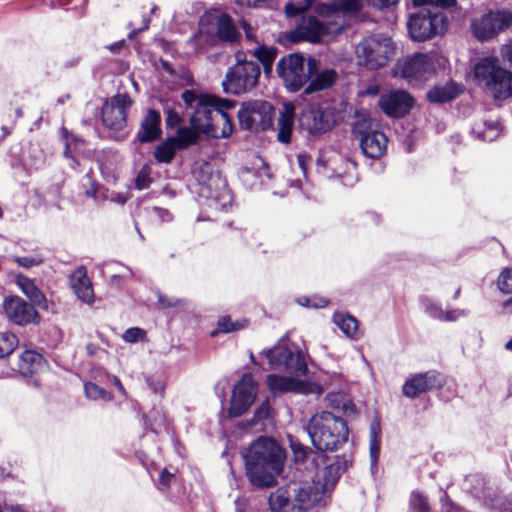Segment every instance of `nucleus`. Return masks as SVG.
Segmentation results:
<instances>
[{"label":"nucleus","instance_id":"nucleus-24","mask_svg":"<svg viewBox=\"0 0 512 512\" xmlns=\"http://www.w3.org/2000/svg\"><path fill=\"white\" fill-rule=\"evenodd\" d=\"M441 385L442 379L440 374L435 371H429L416 374L408 379L403 385L402 392L408 398H416L420 394Z\"/></svg>","mask_w":512,"mask_h":512},{"label":"nucleus","instance_id":"nucleus-54","mask_svg":"<svg viewBox=\"0 0 512 512\" xmlns=\"http://www.w3.org/2000/svg\"><path fill=\"white\" fill-rule=\"evenodd\" d=\"M107 197L108 198H106V200H109L116 204L123 205L130 198V194L129 193L111 192L110 194L107 193Z\"/></svg>","mask_w":512,"mask_h":512},{"label":"nucleus","instance_id":"nucleus-22","mask_svg":"<svg viewBox=\"0 0 512 512\" xmlns=\"http://www.w3.org/2000/svg\"><path fill=\"white\" fill-rule=\"evenodd\" d=\"M6 317L17 325L38 323L39 315L31 305L18 296L7 297L3 303Z\"/></svg>","mask_w":512,"mask_h":512},{"label":"nucleus","instance_id":"nucleus-16","mask_svg":"<svg viewBox=\"0 0 512 512\" xmlns=\"http://www.w3.org/2000/svg\"><path fill=\"white\" fill-rule=\"evenodd\" d=\"M257 395V383L251 374H244L234 385L228 413L231 417L244 414L254 403Z\"/></svg>","mask_w":512,"mask_h":512},{"label":"nucleus","instance_id":"nucleus-47","mask_svg":"<svg viewBox=\"0 0 512 512\" xmlns=\"http://www.w3.org/2000/svg\"><path fill=\"white\" fill-rule=\"evenodd\" d=\"M150 182V169L148 167H143L136 177L135 185L137 189L143 190L149 186Z\"/></svg>","mask_w":512,"mask_h":512},{"label":"nucleus","instance_id":"nucleus-44","mask_svg":"<svg viewBox=\"0 0 512 512\" xmlns=\"http://www.w3.org/2000/svg\"><path fill=\"white\" fill-rule=\"evenodd\" d=\"M254 55L265 67H267L273 62L276 56V49L261 46L255 50Z\"/></svg>","mask_w":512,"mask_h":512},{"label":"nucleus","instance_id":"nucleus-5","mask_svg":"<svg viewBox=\"0 0 512 512\" xmlns=\"http://www.w3.org/2000/svg\"><path fill=\"white\" fill-rule=\"evenodd\" d=\"M474 78L497 99L512 96V72L502 68L495 58L479 60L473 69Z\"/></svg>","mask_w":512,"mask_h":512},{"label":"nucleus","instance_id":"nucleus-56","mask_svg":"<svg viewBox=\"0 0 512 512\" xmlns=\"http://www.w3.org/2000/svg\"><path fill=\"white\" fill-rule=\"evenodd\" d=\"M311 301V307L315 309L324 308L328 305V299L320 296H309Z\"/></svg>","mask_w":512,"mask_h":512},{"label":"nucleus","instance_id":"nucleus-50","mask_svg":"<svg viewBox=\"0 0 512 512\" xmlns=\"http://www.w3.org/2000/svg\"><path fill=\"white\" fill-rule=\"evenodd\" d=\"M157 296H158V305L160 308H170V307H174V306H177L181 303V300L180 299H177V298H169L167 297L166 295L160 293V292H157Z\"/></svg>","mask_w":512,"mask_h":512},{"label":"nucleus","instance_id":"nucleus-32","mask_svg":"<svg viewBox=\"0 0 512 512\" xmlns=\"http://www.w3.org/2000/svg\"><path fill=\"white\" fill-rule=\"evenodd\" d=\"M16 284L19 287V289L22 291V293L34 304L37 306H44L46 303L45 296L43 293L37 288V286L34 284V282L24 276V275H17L16 276Z\"/></svg>","mask_w":512,"mask_h":512},{"label":"nucleus","instance_id":"nucleus-48","mask_svg":"<svg viewBox=\"0 0 512 512\" xmlns=\"http://www.w3.org/2000/svg\"><path fill=\"white\" fill-rule=\"evenodd\" d=\"M13 261H15L19 266L24 268H30L34 266H38L42 263V258L39 256H25V257H13Z\"/></svg>","mask_w":512,"mask_h":512},{"label":"nucleus","instance_id":"nucleus-39","mask_svg":"<svg viewBox=\"0 0 512 512\" xmlns=\"http://www.w3.org/2000/svg\"><path fill=\"white\" fill-rule=\"evenodd\" d=\"M122 339L126 343H136L146 341V331L139 327H132L127 329L122 334Z\"/></svg>","mask_w":512,"mask_h":512},{"label":"nucleus","instance_id":"nucleus-12","mask_svg":"<svg viewBox=\"0 0 512 512\" xmlns=\"http://www.w3.org/2000/svg\"><path fill=\"white\" fill-rule=\"evenodd\" d=\"M354 133L359 139L362 152L367 157L376 159L384 154L387 138L382 132L375 129L371 119H359L354 127Z\"/></svg>","mask_w":512,"mask_h":512},{"label":"nucleus","instance_id":"nucleus-52","mask_svg":"<svg viewBox=\"0 0 512 512\" xmlns=\"http://www.w3.org/2000/svg\"><path fill=\"white\" fill-rule=\"evenodd\" d=\"M147 385L149 388L156 394H162L165 389V384L161 379H155L153 377H148L146 379Z\"/></svg>","mask_w":512,"mask_h":512},{"label":"nucleus","instance_id":"nucleus-34","mask_svg":"<svg viewBox=\"0 0 512 512\" xmlns=\"http://www.w3.org/2000/svg\"><path fill=\"white\" fill-rule=\"evenodd\" d=\"M472 133L482 141L491 142L501 134V127L497 121H482L475 123Z\"/></svg>","mask_w":512,"mask_h":512},{"label":"nucleus","instance_id":"nucleus-19","mask_svg":"<svg viewBox=\"0 0 512 512\" xmlns=\"http://www.w3.org/2000/svg\"><path fill=\"white\" fill-rule=\"evenodd\" d=\"M327 489L328 484H322L319 481L292 484L295 512L307 511L313 508L322 500Z\"/></svg>","mask_w":512,"mask_h":512},{"label":"nucleus","instance_id":"nucleus-1","mask_svg":"<svg viewBox=\"0 0 512 512\" xmlns=\"http://www.w3.org/2000/svg\"><path fill=\"white\" fill-rule=\"evenodd\" d=\"M182 99L194 110L190 117L191 127L180 128L176 137L168 138L156 147L154 158L160 163H170L178 149L196 144L199 141V134L219 139L227 138L233 132L228 114L235 106L233 101L197 94L192 90H185Z\"/></svg>","mask_w":512,"mask_h":512},{"label":"nucleus","instance_id":"nucleus-46","mask_svg":"<svg viewBox=\"0 0 512 512\" xmlns=\"http://www.w3.org/2000/svg\"><path fill=\"white\" fill-rule=\"evenodd\" d=\"M242 327L243 325L238 322H232L229 317H221L218 320V331L223 333L233 332L239 330Z\"/></svg>","mask_w":512,"mask_h":512},{"label":"nucleus","instance_id":"nucleus-31","mask_svg":"<svg viewBox=\"0 0 512 512\" xmlns=\"http://www.w3.org/2000/svg\"><path fill=\"white\" fill-rule=\"evenodd\" d=\"M332 321L349 339L357 340L360 337L359 322L350 314L336 312Z\"/></svg>","mask_w":512,"mask_h":512},{"label":"nucleus","instance_id":"nucleus-8","mask_svg":"<svg viewBox=\"0 0 512 512\" xmlns=\"http://www.w3.org/2000/svg\"><path fill=\"white\" fill-rule=\"evenodd\" d=\"M393 54V42L389 37L384 35L367 37L356 47L358 64L371 70L385 66Z\"/></svg>","mask_w":512,"mask_h":512},{"label":"nucleus","instance_id":"nucleus-17","mask_svg":"<svg viewBox=\"0 0 512 512\" xmlns=\"http://www.w3.org/2000/svg\"><path fill=\"white\" fill-rule=\"evenodd\" d=\"M335 111L331 108L307 107L299 117V125L309 134H321L329 131L336 123Z\"/></svg>","mask_w":512,"mask_h":512},{"label":"nucleus","instance_id":"nucleus-35","mask_svg":"<svg viewBox=\"0 0 512 512\" xmlns=\"http://www.w3.org/2000/svg\"><path fill=\"white\" fill-rule=\"evenodd\" d=\"M459 92V88L455 84L448 83L430 89L427 92V98L432 103H443L454 99Z\"/></svg>","mask_w":512,"mask_h":512},{"label":"nucleus","instance_id":"nucleus-51","mask_svg":"<svg viewBox=\"0 0 512 512\" xmlns=\"http://www.w3.org/2000/svg\"><path fill=\"white\" fill-rule=\"evenodd\" d=\"M400 0H367L368 4L376 9L384 10L396 6Z\"/></svg>","mask_w":512,"mask_h":512},{"label":"nucleus","instance_id":"nucleus-45","mask_svg":"<svg viewBox=\"0 0 512 512\" xmlns=\"http://www.w3.org/2000/svg\"><path fill=\"white\" fill-rule=\"evenodd\" d=\"M422 305L424 307V311L432 318L441 320L444 317V310L441 306L434 301L425 298L422 300Z\"/></svg>","mask_w":512,"mask_h":512},{"label":"nucleus","instance_id":"nucleus-53","mask_svg":"<svg viewBox=\"0 0 512 512\" xmlns=\"http://www.w3.org/2000/svg\"><path fill=\"white\" fill-rule=\"evenodd\" d=\"M381 222V216L376 212H367L362 216V223L365 226L378 225Z\"/></svg>","mask_w":512,"mask_h":512},{"label":"nucleus","instance_id":"nucleus-36","mask_svg":"<svg viewBox=\"0 0 512 512\" xmlns=\"http://www.w3.org/2000/svg\"><path fill=\"white\" fill-rule=\"evenodd\" d=\"M381 426L380 422L374 420L370 425L369 454L371 469H375L380 455Z\"/></svg>","mask_w":512,"mask_h":512},{"label":"nucleus","instance_id":"nucleus-41","mask_svg":"<svg viewBox=\"0 0 512 512\" xmlns=\"http://www.w3.org/2000/svg\"><path fill=\"white\" fill-rule=\"evenodd\" d=\"M87 180L90 184V187L87 188L84 192L86 197L92 198L96 202L103 201L108 198L107 192L101 186H99L96 182L91 181L90 178H87Z\"/></svg>","mask_w":512,"mask_h":512},{"label":"nucleus","instance_id":"nucleus-2","mask_svg":"<svg viewBox=\"0 0 512 512\" xmlns=\"http://www.w3.org/2000/svg\"><path fill=\"white\" fill-rule=\"evenodd\" d=\"M246 475L253 486L264 488L274 485L283 469L285 453L272 439L260 437L243 453Z\"/></svg>","mask_w":512,"mask_h":512},{"label":"nucleus","instance_id":"nucleus-61","mask_svg":"<svg viewBox=\"0 0 512 512\" xmlns=\"http://www.w3.org/2000/svg\"><path fill=\"white\" fill-rule=\"evenodd\" d=\"M111 382L116 387V389L119 391L120 394H122L123 396H126L125 388L123 387V385L120 382L118 377L112 376L111 377Z\"/></svg>","mask_w":512,"mask_h":512},{"label":"nucleus","instance_id":"nucleus-3","mask_svg":"<svg viewBox=\"0 0 512 512\" xmlns=\"http://www.w3.org/2000/svg\"><path fill=\"white\" fill-rule=\"evenodd\" d=\"M307 432L314 447L320 451H336L346 443L349 434L346 422L328 411L313 415Z\"/></svg>","mask_w":512,"mask_h":512},{"label":"nucleus","instance_id":"nucleus-38","mask_svg":"<svg viewBox=\"0 0 512 512\" xmlns=\"http://www.w3.org/2000/svg\"><path fill=\"white\" fill-rule=\"evenodd\" d=\"M85 394L88 398L93 400H104L108 401L111 399L110 394L103 388L97 386L94 383H86L84 385Z\"/></svg>","mask_w":512,"mask_h":512},{"label":"nucleus","instance_id":"nucleus-30","mask_svg":"<svg viewBox=\"0 0 512 512\" xmlns=\"http://www.w3.org/2000/svg\"><path fill=\"white\" fill-rule=\"evenodd\" d=\"M44 365L45 361L41 354L26 350L20 356L18 369L23 376H28L41 371Z\"/></svg>","mask_w":512,"mask_h":512},{"label":"nucleus","instance_id":"nucleus-15","mask_svg":"<svg viewBox=\"0 0 512 512\" xmlns=\"http://www.w3.org/2000/svg\"><path fill=\"white\" fill-rule=\"evenodd\" d=\"M273 107L266 101H253L244 104L238 112L242 128L258 131L269 128L272 124Z\"/></svg>","mask_w":512,"mask_h":512},{"label":"nucleus","instance_id":"nucleus-57","mask_svg":"<svg viewBox=\"0 0 512 512\" xmlns=\"http://www.w3.org/2000/svg\"><path fill=\"white\" fill-rule=\"evenodd\" d=\"M173 479L174 475L167 471L166 469H163L160 473L159 483L165 488H167L170 486Z\"/></svg>","mask_w":512,"mask_h":512},{"label":"nucleus","instance_id":"nucleus-37","mask_svg":"<svg viewBox=\"0 0 512 512\" xmlns=\"http://www.w3.org/2000/svg\"><path fill=\"white\" fill-rule=\"evenodd\" d=\"M18 346V338L11 332H0V357L10 355Z\"/></svg>","mask_w":512,"mask_h":512},{"label":"nucleus","instance_id":"nucleus-13","mask_svg":"<svg viewBox=\"0 0 512 512\" xmlns=\"http://www.w3.org/2000/svg\"><path fill=\"white\" fill-rule=\"evenodd\" d=\"M363 7L362 0H333L330 3H319L314 11L322 18L332 19L334 31L341 32L346 25V17L357 15Z\"/></svg>","mask_w":512,"mask_h":512},{"label":"nucleus","instance_id":"nucleus-27","mask_svg":"<svg viewBox=\"0 0 512 512\" xmlns=\"http://www.w3.org/2000/svg\"><path fill=\"white\" fill-rule=\"evenodd\" d=\"M160 122V114L154 109L148 110L137 133L138 141L148 143L156 140L161 134Z\"/></svg>","mask_w":512,"mask_h":512},{"label":"nucleus","instance_id":"nucleus-60","mask_svg":"<svg viewBox=\"0 0 512 512\" xmlns=\"http://www.w3.org/2000/svg\"><path fill=\"white\" fill-rule=\"evenodd\" d=\"M266 0H234L240 6L246 7H261Z\"/></svg>","mask_w":512,"mask_h":512},{"label":"nucleus","instance_id":"nucleus-7","mask_svg":"<svg viewBox=\"0 0 512 512\" xmlns=\"http://www.w3.org/2000/svg\"><path fill=\"white\" fill-rule=\"evenodd\" d=\"M317 62L314 58L307 60L300 54L294 53L282 57L277 63V72L285 87L296 92L300 90L314 74Z\"/></svg>","mask_w":512,"mask_h":512},{"label":"nucleus","instance_id":"nucleus-21","mask_svg":"<svg viewBox=\"0 0 512 512\" xmlns=\"http://www.w3.org/2000/svg\"><path fill=\"white\" fill-rule=\"evenodd\" d=\"M266 383L269 391L274 395L286 392L320 393L318 385L300 380L294 376L286 377L270 374L266 378Z\"/></svg>","mask_w":512,"mask_h":512},{"label":"nucleus","instance_id":"nucleus-55","mask_svg":"<svg viewBox=\"0 0 512 512\" xmlns=\"http://www.w3.org/2000/svg\"><path fill=\"white\" fill-rule=\"evenodd\" d=\"M456 0H413L414 4L417 6L425 5V4H433L438 6H451L455 3Z\"/></svg>","mask_w":512,"mask_h":512},{"label":"nucleus","instance_id":"nucleus-33","mask_svg":"<svg viewBox=\"0 0 512 512\" xmlns=\"http://www.w3.org/2000/svg\"><path fill=\"white\" fill-rule=\"evenodd\" d=\"M337 79V73L333 69H324L316 73L310 81V84L305 89L307 94L327 89L331 87Z\"/></svg>","mask_w":512,"mask_h":512},{"label":"nucleus","instance_id":"nucleus-14","mask_svg":"<svg viewBox=\"0 0 512 512\" xmlns=\"http://www.w3.org/2000/svg\"><path fill=\"white\" fill-rule=\"evenodd\" d=\"M264 354L273 369L284 368L296 376H304L308 371L303 354L300 351H290L285 344L279 343Z\"/></svg>","mask_w":512,"mask_h":512},{"label":"nucleus","instance_id":"nucleus-10","mask_svg":"<svg viewBox=\"0 0 512 512\" xmlns=\"http://www.w3.org/2000/svg\"><path fill=\"white\" fill-rule=\"evenodd\" d=\"M407 28L413 40L423 42L446 31L447 20L443 14L421 10L410 16Z\"/></svg>","mask_w":512,"mask_h":512},{"label":"nucleus","instance_id":"nucleus-42","mask_svg":"<svg viewBox=\"0 0 512 512\" xmlns=\"http://www.w3.org/2000/svg\"><path fill=\"white\" fill-rule=\"evenodd\" d=\"M313 0H302L299 3L290 2L285 6V13L288 17L296 16L312 7Z\"/></svg>","mask_w":512,"mask_h":512},{"label":"nucleus","instance_id":"nucleus-49","mask_svg":"<svg viewBox=\"0 0 512 512\" xmlns=\"http://www.w3.org/2000/svg\"><path fill=\"white\" fill-rule=\"evenodd\" d=\"M469 311L466 309H452L449 311H444V317L442 318V321H457L460 318L466 317L468 315Z\"/></svg>","mask_w":512,"mask_h":512},{"label":"nucleus","instance_id":"nucleus-6","mask_svg":"<svg viewBox=\"0 0 512 512\" xmlns=\"http://www.w3.org/2000/svg\"><path fill=\"white\" fill-rule=\"evenodd\" d=\"M193 175L199 186L198 193L207 199L208 206L215 210H224L231 205L232 196L225 180L213 172L209 163L204 162L196 166Z\"/></svg>","mask_w":512,"mask_h":512},{"label":"nucleus","instance_id":"nucleus-9","mask_svg":"<svg viewBox=\"0 0 512 512\" xmlns=\"http://www.w3.org/2000/svg\"><path fill=\"white\" fill-rule=\"evenodd\" d=\"M260 67L254 61H239L229 69L223 81L224 90L241 94L253 89L260 76Z\"/></svg>","mask_w":512,"mask_h":512},{"label":"nucleus","instance_id":"nucleus-40","mask_svg":"<svg viewBox=\"0 0 512 512\" xmlns=\"http://www.w3.org/2000/svg\"><path fill=\"white\" fill-rule=\"evenodd\" d=\"M410 508L412 512H429V505L426 497L417 491L411 494Z\"/></svg>","mask_w":512,"mask_h":512},{"label":"nucleus","instance_id":"nucleus-28","mask_svg":"<svg viewBox=\"0 0 512 512\" xmlns=\"http://www.w3.org/2000/svg\"><path fill=\"white\" fill-rule=\"evenodd\" d=\"M295 107L292 103H284L277 120V140L288 144L294 126Z\"/></svg>","mask_w":512,"mask_h":512},{"label":"nucleus","instance_id":"nucleus-43","mask_svg":"<svg viewBox=\"0 0 512 512\" xmlns=\"http://www.w3.org/2000/svg\"><path fill=\"white\" fill-rule=\"evenodd\" d=\"M497 285L502 293H512V269H504L497 280Z\"/></svg>","mask_w":512,"mask_h":512},{"label":"nucleus","instance_id":"nucleus-64","mask_svg":"<svg viewBox=\"0 0 512 512\" xmlns=\"http://www.w3.org/2000/svg\"><path fill=\"white\" fill-rule=\"evenodd\" d=\"M179 122H180L179 115L174 112H169L168 117H167V124L172 126V125L178 124Z\"/></svg>","mask_w":512,"mask_h":512},{"label":"nucleus","instance_id":"nucleus-25","mask_svg":"<svg viewBox=\"0 0 512 512\" xmlns=\"http://www.w3.org/2000/svg\"><path fill=\"white\" fill-rule=\"evenodd\" d=\"M401 75L407 79L424 80L433 71V63L425 54L407 57L398 65Z\"/></svg>","mask_w":512,"mask_h":512},{"label":"nucleus","instance_id":"nucleus-59","mask_svg":"<svg viewBox=\"0 0 512 512\" xmlns=\"http://www.w3.org/2000/svg\"><path fill=\"white\" fill-rule=\"evenodd\" d=\"M258 161H259L260 165H259V169H258V171H257L256 176H257L258 178H260L261 182H263L264 177L269 179V178L271 177V174H270V172H269V168H268V167H267V165L262 161V159H259Z\"/></svg>","mask_w":512,"mask_h":512},{"label":"nucleus","instance_id":"nucleus-58","mask_svg":"<svg viewBox=\"0 0 512 512\" xmlns=\"http://www.w3.org/2000/svg\"><path fill=\"white\" fill-rule=\"evenodd\" d=\"M269 416V404L268 402L262 403L255 412L257 420L266 419Z\"/></svg>","mask_w":512,"mask_h":512},{"label":"nucleus","instance_id":"nucleus-29","mask_svg":"<svg viewBox=\"0 0 512 512\" xmlns=\"http://www.w3.org/2000/svg\"><path fill=\"white\" fill-rule=\"evenodd\" d=\"M269 505L274 512H295L292 485L281 487L270 495Z\"/></svg>","mask_w":512,"mask_h":512},{"label":"nucleus","instance_id":"nucleus-23","mask_svg":"<svg viewBox=\"0 0 512 512\" xmlns=\"http://www.w3.org/2000/svg\"><path fill=\"white\" fill-rule=\"evenodd\" d=\"M413 98L405 91L396 90L383 94L379 99V106L382 111L391 117H402L406 115L413 106Z\"/></svg>","mask_w":512,"mask_h":512},{"label":"nucleus","instance_id":"nucleus-26","mask_svg":"<svg viewBox=\"0 0 512 512\" xmlns=\"http://www.w3.org/2000/svg\"><path fill=\"white\" fill-rule=\"evenodd\" d=\"M70 284L79 300L87 304L93 303L94 291L85 268L80 267L73 272L70 277Z\"/></svg>","mask_w":512,"mask_h":512},{"label":"nucleus","instance_id":"nucleus-4","mask_svg":"<svg viewBox=\"0 0 512 512\" xmlns=\"http://www.w3.org/2000/svg\"><path fill=\"white\" fill-rule=\"evenodd\" d=\"M237 35L238 32L232 18L226 13L214 10L201 16L199 31L191 37L189 43L196 51H200L216 39L232 42L236 40Z\"/></svg>","mask_w":512,"mask_h":512},{"label":"nucleus","instance_id":"nucleus-20","mask_svg":"<svg viewBox=\"0 0 512 512\" xmlns=\"http://www.w3.org/2000/svg\"><path fill=\"white\" fill-rule=\"evenodd\" d=\"M334 22L332 19L323 18L322 21L313 16L302 17L294 34L298 40H305L312 43L321 41L323 36L329 34H337L339 31H334Z\"/></svg>","mask_w":512,"mask_h":512},{"label":"nucleus","instance_id":"nucleus-11","mask_svg":"<svg viewBox=\"0 0 512 512\" xmlns=\"http://www.w3.org/2000/svg\"><path fill=\"white\" fill-rule=\"evenodd\" d=\"M512 25V13L500 10L489 12L476 17L471 21V31L480 41H486L495 37Z\"/></svg>","mask_w":512,"mask_h":512},{"label":"nucleus","instance_id":"nucleus-63","mask_svg":"<svg viewBox=\"0 0 512 512\" xmlns=\"http://www.w3.org/2000/svg\"><path fill=\"white\" fill-rule=\"evenodd\" d=\"M502 56L504 59L512 62V43L502 48Z\"/></svg>","mask_w":512,"mask_h":512},{"label":"nucleus","instance_id":"nucleus-62","mask_svg":"<svg viewBox=\"0 0 512 512\" xmlns=\"http://www.w3.org/2000/svg\"><path fill=\"white\" fill-rule=\"evenodd\" d=\"M308 160H309L308 156L305 154H299L297 157L298 165L304 174L306 173V164H307Z\"/></svg>","mask_w":512,"mask_h":512},{"label":"nucleus","instance_id":"nucleus-18","mask_svg":"<svg viewBox=\"0 0 512 512\" xmlns=\"http://www.w3.org/2000/svg\"><path fill=\"white\" fill-rule=\"evenodd\" d=\"M131 105L127 94H117L107 100L102 107L103 124L111 130L120 131L126 125V110Z\"/></svg>","mask_w":512,"mask_h":512}]
</instances>
